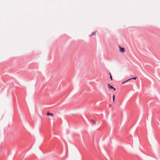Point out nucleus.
I'll return each mask as SVG.
<instances>
[{
  "instance_id": "f257e3e1",
  "label": "nucleus",
  "mask_w": 160,
  "mask_h": 160,
  "mask_svg": "<svg viewBox=\"0 0 160 160\" xmlns=\"http://www.w3.org/2000/svg\"><path fill=\"white\" fill-rule=\"evenodd\" d=\"M136 78H137V77H136L134 78H133L129 79H128V80L126 81H125L124 82H122V84H123L124 83L126 82H128V81H129V80H132V79L136 80Z\"/></svg>"
},
{
  "instance_id": "f03ea898",
  "label": "nucleus",
  "mask_w": 160,
  "mask_h": 160,
  "mask_svg": "<svg viewBox=\"0 0 160 160\" xmlns=\"http://www.w3.org/2000/svg\"><path fill=\"white\" fill-rule=\"evenodd\" d=\"M120 48V52H125V49L124 48H121V47H119Z\"/></svg>"
},
{
  "instance_id": "7ed1b4c3",
  "label": "nucleus",
  "mask_w": 160,
  "mask_h": 160,
  "mask_svg": "<svg viewBox=\"0 0 160 160\" xmlns=\"http://www.w3.org/2000/svg\"><path fill=\"white\" fill-rule=\"evenodd\" d=\"M47 115L48 116H51L52 117L53 116V114L52 113H49V112H47Z\"/></svg>"
},
{
  "instance_id": "20e7f679",
  "label": "nucleus",
  "mask_w": 160,
  "mask_h": 160,
  "mask_svg": "<svg viewBox=\"0 0 160 160\" xmlns=\"http://www.w3.org/2000/svg\"><path fill=\"white\" fill-rule=\"evenodd\" d=\"M115 95H113L112 96V101L113 102H115Z\"/></svg>"
},
{
  "instance_id": "39448f33",
  "label": "nucleus",
  "mask_w": 160,
  "mask_h": 160,
  "mask_svg": "<svg viewBox=\"0 0 160 160\" xmlns=\"http://www.w3.org/2000/svg\"><path fill=\"white\" fill-rule=\"evenodd\" d=\"M95 34H96V32H93L91 33V36L95 35Z\"/></svg>"
},
{
  "instance_id": "423d86ee",
  "label": "nucleus",
  "mask_w": 160,
  "mask_h": 160,
  "mask_svg": "<svg viewBox=\"0 0 160 160\" xmlns=\"http://www.w3.org/2000/svg\"><path fill=\"white\" fill-rule=\"evenodd\" d=\"M92 122L93 124H96V122L95 120L92 119Z\"/></svg>"
},
{
  "instance_id": "0eeeda50",
  "label": "nucleus",
  "mask_w": 160,
  "mask_h": 160,
  "mask_svg": "<svg viewBox=\"0 0 160 160\" xmlns=\"http://www.w3.org/2000/svg\"><path fill=\"white\" fill-rule=\"evenodd\" d=\"M109 88L110 89H111V88H113V87L112 86H110Z\"/></svg>"
},
{
  "instance_id": "6e6552de",
  "label": "nucleus",
  "mask_w": 160,
  "mask_h": 160,
  "mask_svg": "<svg viewBox=\"0 0 160 160\" xmlns=\"http://www.w3.org/2000/svg\"><path fill=\"white\" fill-rule=\"evenodd\" d=\"M110 79H111V80H112V75H111V76H110Z\"/></svg>"
},
{
  "instance_id": "1a4fd4ad",
  "label": "nucleus",
  "mask_w": 160,
  "mask_h": 160,
  "mask_svg": "<svg viewBox=\"0 0 160 160\" xmlns=\"http://www.w3.org/2000/svg\"><path fill=\"white\" fill-rule=\"evenodd\" d=\"M108 88H109V87H110V86H111V85H110V84H108Z\"/></svg>"
},
{
  "instance_id": "9d476101",
  "label": "nucleus",
  "mask_w": 160,
  "mask_h": 160,
  "mask_svg": "<svg viewBox=\"0 0 160 160\" xmlns=\"http://www.w3.org/2000/svg\"><path fill=\"white\" fill-rule=\"evenodd\" d=\"M112 89H113L114 90H115H115H116V89H115V88H114L113 87V88Z\"/></svg>"
},
{
  "instance_id": "9b49d317",
  "label": "nucleus",
  "mask_w": 160,
  "mask_h": 160,
  "mask_svg": "<svg viewBox=\"0 0 160 160\" xmlns=\"http://www.w3.org/2000/svg\"><path fill=\"white\" fill-rule=\"evenodd\" d=\"M109 73V75H110V76L111 75V73Z\"/></svg>"
},
{
  "instance_id": "f8f14e48",
  "label": "nucleus",
  "mask_w": 160,
  "mask_h": 160,
  "mask_svg": "<svg viewBox=\"0 0 160 160\" xmlns=\"http://www.w3.org/2000/svg\"><path fill=\"white\" fill-rule=\"evenodd\" d=\"M109 106H111V105H109Z\"/></svg>"
}]
</instances>
